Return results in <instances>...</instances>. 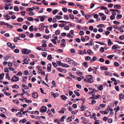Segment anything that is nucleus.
I'll return each instance as SVG.
<instances>
[{
  "label": "nucleus",
  "mask_w": 124,
  "mask_h": 124,
  "mask_svg": "<svg viewBox=\"0 0 124 124\" xmlns=\"http://www.w3.org/2000/svg\"><path fill=\"white\" fill-rule=\"evenodd\" d=\"M93 77L91 75L87 76L86 78L84 79V81L87 83H92L93 82V80L92 79Z\"/></svg>",
  "instance_id": "f257e3e1"
},
{
  "label": "nucleus",
  "mask_w": 124,
  "mask_h": 124,
  "mask_svg": "<svg viewBox=\"0 0 124 124\" xmlns=\"http://www.w3.org/2000/svg\"><path fill=\"white\" fill-rule=\"evenodd\" d=\"M22 52L24 54H27L31 52V51L27 50V49H23L22 50Z\"/></svg>",
  "instance_id": "f03ea898"
},
{
  "label": "nucleus",
  "mask_w": 124,
  "mask_h": 124,
  "mask_svg": "<svg viewBox=\"0 0 124 124\" xmlns=\"http://www.w3.org/2000/svg\"><path fill=\"white\" fill-rule=\"evenodd\" d=\"M46 110V107L43 106H42L40 109V111L43 113L45 112Z\"/></svg>",
  "instance_id": "7ed1b4c3"
},
{
  "label": "nucleus",
  "mask_w": 124,
  "mask_h": 124,
  "mask_svg": "<svg viewBox=\"0 0 124 124\" xmlns=\"http://www.w3.org/2000/svg\"><path fill=\"white\" fill-rule=\"evenodd\" d=\"M19 80V78L15 76H13L11 79V81L13 82H16L18 81Z\"/></svg>",
  "instance_id": "20e7f679"
},
{
  "label": "nucleus",
  "mask_w": 124,
  "mask_h": 124,
  "mask_svg": "<svg viewBox=\"0 0 124 124\" xmlns=\"http://www.w3.org/2000/svg\"><path fill=\"white\" fill-rule=\"evenodd\" d=\"M32 96L33 98H34L36 99L38 97V95L37 92H34L32 93Z\"/></svg>",
  "instance_id": "39448f33"
},
{
  "label": "nucleus",
  "mask_w": 124,
  "mask_h": 124,
  "mask_svg": "<svg viewBox=\"0 0 124 124\" xmlns=\"http://www.w3.org/2000/svg\"><path fill=\"white\" fill-rule=\"evenodd\" d=\"M56 69L59 70V71L61 72L66 73L67 71L66 70L64 69H62L59 68H57Z\"/></svg>",
  "instance_id": "423d86ee"
},
{
  "label": "nucleus",
  "mask_w": 124,
  "mask_h": 124,
  "mask_svg": "<svg viewBox=\"0 0 124 124\" xmlns=\"http://www.w3.org/2000/svg\"><path fill=\"white\" fill-rule=\"evenodd\" d=\"M52 65L51 64H49L47 65V70L49 72H50L51 71Z\"/></svg>",
  "instance_id": "0eeeda50"
},
{
  "label": "nucleus",
  "mask_w": 124,
  "mask_h": 124,
  "mask_svg": "<svg viewBox=\"0 0 124 124\" xmlns=\"http://www.w3.org/2000/svg\"><path fill=\"white\" fill-rule=\"evenodd\" d=\"M44 26V24L43 23H42L39 25V29L40 31H42L43 30Z\"/></svg>",
  "instance_id": "6e6552de"
},
{
  "label": "nucleus",
  "mask_w": 124,
  "mask_h": 124,
  "mask_svg": "<svg viewBox=\"0 0 124 124\" xmlns=\"http://www.w3.org/2000/svg\"><path fill=\"white\" fill-rule=\"evenodd\" d=\"M97 58H96V57L95 56H93L92 58L91 59V60H90V62H92L95 61H96Z\"/></svg>",
  "instance_id": "1a4fd4ad"
},
{
  "label": "nucleus",
  "mask_w": 124,
  "mask_h": 124,
  "mask_svg": "<svg viewBox=\"0 0 124 124\" xmlns=\"http://www.w3.org/2000/svg\"><path fill=\"white\" fill-rule=\"evenodd\" d=\"M122 99H124V96L123 93H120L119 94V99L121 101Z\"/></svg>",
  "instance_id": "9d476101"
},
{
  "label": "nucleus",
  "mask_w": 124,
  "mask_h": 124,
  "mask_svg": "<svg viewBox=\"0 0 124 124\" xmlns=\"http://www.w3.org/2000/svg\"><path fill=\"white\" fill-rule=\"evenodd\" d=\"M121 7V6L119 4L115 5H114V8L115 9H118L120 8Z\"/></svg>",
  "instance_id": "9b49d317"
},
{
  "label": "nucleus",
  "mask_w": 124,
  "mask_h": 124,
  "mask_svg": "<svg viewBox=\"0 0 124 124\" xmlns=\"http://www.w3.org/2000/svg\"><path fill=\"white\" fill-rule=\"evenodd\" d=\"M86 107L85 106L82 105L80 108V109H81V111H84L86 109Z\"/></svg>",
  "instance_id": "f8f14e48"
},
{
  "label": "nucleus",
  "mask_w": 124,
  "mask_h": 124,
  "mask_svg": "<svg viewBox=\"0 0 124 124\" xmlns=\"http://www.w3.org/2000/svg\"><path fill=\"white\" fill-rule=\"evenodd\" d=\"M3 16L5 17L6 18H4L5 19H6L7 20H8L11 19L10 17V16L8 15H3Z\"/></svg>",
  "instance_id": "ddd939ff"
},
{
  "label": "nucleus",
  "mask_w": 124,
  "mask_h": 124,
  "mask_svg": "<svg viewBox=\"0 0 124 124\" xmlns=\"http://www.w3.org/2000/svg\"><path fill=\"white\" fill-rule=\"evenodd\" d=\"M23 99L25 100V102L27 103H31L32 102L31 100H27V98H23Z\"/></svg>",
  "instance_id": "4468645a"
},
{
  "label": "nucleus",
  "mask_w": 124,
  "mask_h": 124,
  "mask_svg": "<svg viewBox=\"0 0 124 124\" xmlns=\"http://www.w3.org/2000/svg\"><path fill=\"white\" fill-rule=\"evenodd\" d=\"M98 98V96H97V95H95V96H93L89 98V99H91L93 100H94Z\"/></svg>",
  "instance_id": "2eb2a0df"
},
{
  "label": "nucleus",
  "mask_w": 124,
  "mask_h": 124,
  "mask_svg": "<svg viewBox=\"0 0 124 124\" xmlns=\"http://www.w3.org/2000/svg\"><path fill=\"white\" fill-rule=\"evenodd\" d=\"M91 115V113L90 112L88 111H87L86 113H85V116L87 117L90 116Z\"/></svg>",
  "instance_id": "dca6fc26"
},
{
  "label": "nucleus",
  "mask_w": 124,
  "mask_h": 124,
  "mask_svg": "<svg viewBox=\"0 0 124 124\" xmlns=\"http://www.w3.org/2000/svg\"><path fill=\"white\" fill-rule=\"evenodd\" d=\"M87 52L88 54H94V53L93 51L91 50L90 49L88 50L87 51Z\"/></svg>",
  "instance_id": "f3484780"
},
{
  "label": "nucleus",
  "mask_w": 124,
  "mask_h": 124,
  "mask_svg": "<svg viewBox=\"0 0 124 124\" xmlns=\"http://www.w3.org/2000/svg\"><path fill=\"white\" fill-rule=\"evenodd\" d=\"M100 69L101 70H107L108 68L106 66H101L100 67Z\"/></svg>",
  "instance_id": "a211bd4d"
},
{
  "label": "nucleus",
  "mask_w": 124,
  "mask_h": 124,
  "mask_svg": "<svg viewBox=\"0 0 124 124\" xmlns=\"http://www.w3.org/2000/svg\"><path fill=\"white\" fill-rule=\"evenodd\" d=\"M12 88H13L18 89L19 88V87L17 85L15 84L12 86Z\"/></svg>",
  "instance_id": "6ab92c4d"
},
{
  "label": "nucleus",
  "mask_w": 124,
  "mask_h": 124,
  "mask_svg": "<svg viewBox=\"0 0 124 124\" xmlns=\"http://www.w3.org/2000/svg\"><path fill=\"white\" fill-rule=\"evenodd\" d=\"M113 44V43L111 41V39H109L108 41V44L109 46H110L112 45Z\"/></svg>",
  "instance_id": "aec40b11"
},
{
  "label": "nucleus",
  "mask_w": 124,
  "mask_h": 124,
  "mask_svg": "<svg viewBox=\"0 0 124 124\" xmlns=\"http://www.w3.org/2000/svg\"><path fill=\"white\" fill-rule=\"evenodd\" d=\"M61 98L62 99L65 100L66 99L67 97L65 95H62L61 96Z\"/></svg>",
  "instance_id": "412c9836"
},
{
  "label": "nucleus",
  "mask_w": 124,
  "mask_h": 124,
  "mask_svg": "<svg viewBox=\"0 0 124 124\" xmlns=\"http://www.w3.org/2000/svg\"><path fill=\"white\" fill-rule=\"evenodd\" d=\"M118 30L119 31L121 32H123L124 31V30L121 27H118Z\"/></svg>",
  "instance_id": "4be33fe9"
},
{
  "label": "nucleus",
  "mask_w": 124,
  "mask_h": 124,
  "mask_svg": "<svg viewBox=\"0 0 124 124\" xmlns=\"http://www.w3.org/2000/svg\"><path fill=\"white\" fill-rule=\"evenodd\" d=\"M53 58L51 54L48 55L47 57V59L50 61H51L52 59Z\"/></svg>",
  "instance_id": "5701e85b"
},
{
  "label": "nucleus",
  "mask_w": 124,
  "mask_h": 124,
  "mask_svg": "<svg viewBox=\"0 0 124 124\" xmlns=\"http://www.w3.org/2000/svg\"><path fill=\"white\" fill-rule=\"evenodd\" d=\"M27 78V76L24 77L23 79L22 80V81L23 83L24 82L26 81Z\"/></svg>",
  "instance_id": "b1692460"
},
{
  "label": "nucleus",
  "mask_w": 124,
  "mask_h": 124,
  "mask_svg": "<svg viewBox=\"0 0 124 124\" xmlns=\"http://www.w3.org/2000/svg\"><path fill=\"white\" fill-rule=\"evenodd\" d=\"M118 46L117 45H114L112 47V49H116L117 48V47Z\"/></svg>",
  "instance_id": "393cba45"
},
{
  "label": "nucleus",
  "mask_w": 124,
  "mask_h": 124,
  "mask_svg": "<svg viewBox=\"0 0 124 124\" xmlns=\"http://www.w3.org/2000/svg\"><path fill=\"white\" fill-rule=\"evenodd\" d=\"M70 64L71 65H73L74 66H77L78 65V64L77 63L75 62H70Z\"/></svg>",
  "instance_id": "a878e982"
},
{
  "label": "nucleus",
  "mask_w": 124,
  "mask_h": 124,
  "mask_svg": "<svg viewBox=\"0 0 124 124\" xmlns=\"http://www.w3.org/2000/svg\"><path fill=\"white\" fill-rule=\"evenodd\" d=\"M84 78V77L82 76H81L79 77H78L77 78V80L79 81H80L82 79Z\"/></svg>",
  "instance_id": "bb28decb"
},
{
  "label": "nucleus",
  "mask_w": 124,
  "mask_h": 124,
  "mask_svg": "<svg viewBox=\"0 0 124 124\" xmlns=\"http://www.w3.org/2000/svg\"><path fill=\"white\" fill-rule=\"evenodd\" d=\"M0 116L3 117L4 118L6 119V118L7 117L3 113H1L0 114Z\"/></svg>",
  "instance_id": "cd10ccee"
},
{
  "label": "nucleus",
  "mask_w": 124,
  "mask_h": 124,
  "mask_svg": "<svg viewBox=\"0 0 124 124\" xmlns=\"http://www.w3.org/2000/svg\"><path fill=\"white\" fill-rule=\"evenodd\" d=\"M23 18L20 17L17 20V21L19 22H22L23 21Z\"/></svg>",
  "instance_id": "c85d7f7f"
},
{
  "label": "nucleus",
  "mask_w": 124,
  "mask_h": 124,
  "mask_svg": "<svg viewBox=\"0 0 124 124\" xmlns=\"http://www.w3.org/2000/svg\"><path fill=\"white\" fill-rule=\"evenodd\" d=\"M57 62L58 65H59L62 66L63 65V63L61 62L60 61H57Z\"/></svg>",
  "instance_id": "c756f323"
},
{
  "label": "nucleus",
  "mask_w": 124,
  "mask_h": 124,
  "mask_svg": "<svg viewBox=\"0 0 124 124\" xmlns=\"http://www.w3.org/2000/svg\"><path fill=\"white\" fill-rule=\"evenodd\" d=\"M41 2H43V4L47 6L48 5V3L47 2H46L45 0H43Z\"/></svg>",
  "instance_id": "7c9ffc66"
},
{
  "label": "nucleus",
  "mask_w": 124,
  "mask_h": 124,
  "mask_svg": "<svg viewBox=\"0 0 124 124\" xmlns=\"http://www.w3.org/2000/svg\"><path fill=\"white\" fill-rule=\"evenodd\" d=\"M2 108V109L1 110H0L2 112L5 113L6 112V109L4 108Z\"/></svg>",
  "instance_id": "2f4dec72"
},
{
  "label": "nucleus",
  "mask_w": 124,
  "mask_h": 124,
  "mask_svg": "<svg viewBox=\"0 0 124 124\" xmlns=\"http://www.w3.org/2000/svg\"><path fill=\"white\" fill-rule=\"evenodd\" d=\"M103 86L102 85H101L99 87H98V89L100 91H101L103 89Z\"/></svg>",
  "instance_id": "473e14b6"
},
{
  "label": "nucleus",
  "mask_w": 124,
  "mask_h": 124,
  "mask_svg": "<svg viewBox=\"0 0 124 124\" xmlns=\"http://www.w3.org/2000/svg\"><path fill=\"white\" fill-rule=\"evenodd\" d=\"M42 56L45 57H46V56L47 55V53L46 52H43L42 53Z\"/></svg>",
  "instance_id": "72a5a7b5"
},
{
  "label": "nucleus",
  "mask_w": 124,
  "mask_h": 124,
  "mask_svg": "<svg viewBox=\"0 0 124 124\" xmlns=\"http://www.w3.org/2000/svg\"><path fill=\"white\" fill-rule=\"evenodd\" d=\"M20 37L22 38H25L26 37V35L24 34H20L19 35Z\"/></svg>",
  "instance_id": "f704fd0d"
},
{
  "label": "nucleus",
  "mask_w": 124,
  "mask_h": 124,
  "mask_svg": "<svg viewBox=\"0 0 124 124\" xmlns=\"http://www.w3.org/2000/svg\"><path fill=\"white\" fill-rule=\"evenodd\" d=\"M6 78H8L9 80H10V78L9 76V73H7L6 76Z\"/></svg>",
  "instance_id": "c9c22d12"
},
{
  "label": "nucleus",
  "mask_w": 124,
  "mask_h": 124,
  "mask_svg": "<svg viewBox=\"0 0 124 124\" xmlns=\"http://www.w3.org/2000/svg\"><path fill=\"white\" fill-rule=\"evenodd\" d=\"M7 24V23H5L4 22L1 21H0V24L1 25H6Z\"/></svg>",
  "instance_id": "e433bc0d"
},
{
  "label": "nucleus",
  "mask_w": 124,
  "mask_h": 124,
  "mask_svg": "<svg viewBox=\"0 0 124 124\" xmlns=\"http://www.w3.org/2000/svg\"><path fill=\"white\" fill-rule=\"evenodd\" d=\"M27 19L28 20L30 21H33L34 20L33 18L31 17H28L27 18Z\"/></svg>",
  "instance_id": "4c0bfd02"
},
{
  "label": "nucleus",
  "mask_w": 124,
  "mask_h": 124,
  "mask_svg": "<svg viewBox=\"0 0 124 124\" xmlns=\"http://www.w3.org/2000/svg\"><path fill=\"white\" fill-rule=\"evenodd\" d=\"M67 37L71 38H72L73 37V36L69 33H68L67 35Z\"/></svg>",
  "instance_id": "58836bf2"
},
{
  "label": "nucleus",
  "mask_w": 124,
  "mask_h": 124,
  "mask_svg": "<svg viewBox=\"0 0 124 124\" xmlns=\"http://www.w3.org/2000/svg\"><path fill=\"white\" fill-rule=\"evenodd\" d=\"M122 15L121 14H118L117 16L116 17V18L117 19H119L121 18H122Z\"/></svg>",
  "instance_id": "ea45409f"
},
{
  "label": "nucleus",
  "mask_w": 124,
  "mask_h": 124,
  "mask_svg": "<svg viewBox=\"0 0 124 124\" xmlns=\"http://www.w3.org/2000/svg\"><path fill=\"white\" fill-rule=\"evenodd\" d=\"M77 73L79 76H82L83 75L82 73L79 71H77Z\"/></svg>",
  "instance_id": "a19ab883"
},
{
  "label": "nucleus",
  "mask_w": 124,
  "mask_h": 124,
  "mask_svg": "<svg viewBox=\"0 0 124 124\" xmlns=\"http://www.w3.org/2000/svg\"><path fill=\"white\" fill-rule=\"evenodd\" d=\"M70 19L72 20L74 19V15L72 14H71L70 15Z\"/></svg>",
  "instance_id": "79ce46f5"
},
{
  "label": "nucleus",
  "mask_w": 124,
  "mask_h": 124,
  "mask_svg": "<svg viewBox=\"0 0 124 124\" xmlns=\"http://www.w3.org/2000/svg\"><path fill=\"white\" fill-rule=\"evenodd\" d=\"M59 3L60 4H66V2L64 0H62L61 1H60L59 2Z\"/></svg>",
  "instance_id": "37998d69"
},
{
  "label": "nucleus",
  "mask_w": 124,
  "mask_h": 124,
  "mask_svg": "<svg viewBox=\"0 0 124 124\" xmlns=\"http://www.w3.org/2000/svg\"><path fill=\"white\" fill-rule=\"evenodd\" d=\"M66 60L67 62H68L71 61H73V60L72 59H71L70 58H68V57L67 58H66Z\"/></svg>",
  "instance_id": "c03bdc74"
},
{
  "label": "nucleus",
  "mask_w": 124,
  "mask_h": 124,
  "mask_svg": "<svg viewBox=\"0 0 124 124\" xmlns=\"http://www.w3.org/2000/svg\"><path fill=\"white\" fill-rule=\"evenodd\" d=\"M58 12V11L57 9H55L53 10L52 11V13L54 15H55Z\"/></svg>",
  "instance_id": "a18cd8bd"
},
{
  "label": "nucleus",
  "mask_w": 124,
  "mask_h": 124,
  "mask_svg": "<svg viewBox=\"0 0 124 124\" xmlns=\"http://www.w3.org/2000/svg\"><path fill=\"white\" fill-rule=\"evenodd\" d=\"M33 25H31L29 27V30L31 31H33Z\"/></svg>",
  "instance_id": "49530a36"
},
{
  "label": "nucleus",
  "mask_w": 124,
  "mask_h": 124,
  "mask_svg": "<svg viewBox=\"0 0 124 124\" xmlns=\"http://www.w3.org/2000/svg\"><path fill=\"white\" fill-rule=\"evenodd\" d=\"M107 110H108V111H112L113 110L111 108L109 105L108 107L107 108Z\"/></svg>",
  "instance_id": "de8ad7c7"
},
{
  "label": "nucleus",
  "mask_w": 124,
  "mask_h": 124,
  "mask_svg": "<svg viewBox=\"0 0 124 124\" xmlns=\"http://www.w3.org/2000/svg\"><path fill=\"white\" fill-rule=\"evenodd\" d=\"M114 54H112L111 55H109L107 57L111 59H112L113 57H114Z\"/></svg>",
  "instance_id": "09e8293b"
},
{
  "label": "nucleus",
  "mask_w": 124,
  "mask_h": 124,
  "mask_svg": "<svg viewBox=\"0 0 124 124\" xmlns=\"http://www.w3.org/2000/svg\"><path fill=\"white\" fill-rule=\"evenodd\" d=\"M83 65L85 67H87L88 66L87 65V63L86 62H84L83 63Z\"/></svg>",
  "instance_id": "8fccbe9b"
},
{
  "label": "nucleus",
  "mask_w": 124,
  "mask_h": 124,
  "mask_svg": "<svg viewBox=\"0 0 124 124\" xmlns=\"http://www.w3.org/2000/svg\"><path fill=\"white\" fill-rule=\"evenodd\" d=\"M48 26H47L46 27V30L45 31V32L47 33H49V31L48 30Z\"/></svg>",
  "instance_id": "3c124183"
},
{
  "label": "nucleus",
  "mask_w": 124,
  "mask_h": 124,
  "mask_svg": "<svg viewBox=\"0 0 124 124\" xmlns=\"http://www.w3.org/2000/svg\"><path fill=\"white\" fill-rule=\"evenodd\" d=\"M14 10L15 11H18L19 10V8L17 6H15L14 8Z\"/></svg>",
  "instance_id": "603ef678"
},
{
  "label": "nucleus",
  "mask_w": 124,
  "mask_h": 124,
  "mask_svg": "<svg viewBox=\"0 0 124 124\" xmlns=\"http://www.w3.org/2000/svg\"><path fill=\"white\" fill-rule=\"evenodd\" d=\"M23 28L24 30H26L27 29L28 27L26 25H24L23 26Z\"/></svg>",
  "instance_id": "864d4df0"
},
{
  "label": "nucleus",
  "mask_w": 124,
  "mask_h": 124,
  "mask_svg": "<svg viewBox=\"0 0 124 124\" xmlns=\"http://www.w3.org/2000/svg\"><path fill=\"white\" fill-rule=\"evenodd\" d=\"M91 57L89 56H87L85 58V60L86 61H88L91 59Z\"/></svg>",
  "instance_id": "5fc2aeb1"
},
{
  "label": "nucleus",
  "mask_w": 124,
  "mask_h": 124,
  "mask_svg": "<svg viewBox=\"0 0 124 124\" xmlns=\"http://www.w3.org/2000/svg\"><path fill=\"white\" fill-rule=\"evenodd\" d=\"M56 39H52L51 40V41L54 44H56L57 43L56 42Z\"/></svg>",
  "instance_id": "6e6d98bb"
},
{
  "label": "nucleus",
  "mask_w": 124,
  "mask_h": 124,
  "mask_svg": "<svg viewBox=\"0 0 124 124\" xmlns=\"http://www.w3.org/2000/svg\"><path fill=\"white\" fill-rule=\"evenodd\" d=\"M112 27H109L107 28V30L109 31H111L112 30Z\"/></svg>",
  "instance_id": "4d7b16f0"
},
{
  "label": "nucleus",
  "mask_w": 124,
  "mask_h": 124,
  "mask_svg": "<svg viewBox=\"0 0 124 124\" xmlns=\"http://www.w3.org/2000/svg\"><path fill=\"white\" fill-rule=\"evenodd\" d=\"M78 111V110H77L75 111H73L71 112V113L73 114L74 115L77 113Z\"/></svg>",
  "instance_id": "13d9d810"
},
{
  "label": "nucleus",
  "mask_w": 124,
  "mask_h": 124,
  "mask_svg": "<svg viewBox=\"0 0 124 124\" xmlns=\"http://www.w3.org/2000/svg\"><path fill=\"white\" fill-rule=\"evenodd\" d=\"M68 5L69 6H75V4L73 2H70L68 3Z\"/></svg>",
  "instance_id": "bf43d9fd"
},
{
  "label": "nucleus",
  "mask_w": 124,
  "mask_h": 124,
  "mask_svg": "<svg viewBox=\"0 0 124 124\" xmlns=\"http://www.w3.org/2000/svg\"><path fill=\"white\" fill-rule=\"evenodd\" d=\"M55 17H56V18L58 20L62 19V16H58L57 15L56 16H55Z\"/></svg>",
  "instance_id": "052dcab7"
},
{
  "label": "nucleus",
  "mask_w": 124,
  "mask_h": 124,
  "mask_svg": "<svg viewBox=\"0 0 124 124\" xmlns=\"http://www.w3.org/2000/svg\"><path fill=\"white\" fill-rule=\"evenodd\" d=\"M84 34V32L83 31H80L79 34L80 36H82Z\"/></svg>",
  "instance_id": "680f3d73"
},
{
  "label": "nucleus",
  "mask_w": 124,
  "mask_h": 124,
  "mask_svg": "<svg viewBox=\"0 0 124 124\" xmlns=\"http://www.w3.org/2000/svg\"><path fill=\"white\" fill-rule=\"evenodd\" d=\"M60 31L58 30L56 31L55 32V33L56 35H59L60 34Z\"/></svg>",
  "instance_id": "e2e57ef3"
},
{
  "label": "nucleus",
  "mask_w": 124,
  "mask_h": 124,
  "mask_svg": "<svg viewBox=\"0 0 124 124\" xmlns=\"http://www.w3.org/2000/svg\"><path fill=\"white\" fill-rule=\"evenodd\" d=\"M55 34H54L52 36V38H54V39H55L57 40L58 39V37L57 36H55Z\"/></svg>",
  "instance_id": "0e129e2a"
},
{
  "label": "nucleus",
  "mask_w": 124,
  "mask_h": 124,
  "mask_svg": "<svg viewBox=\"0 0 124 124\" xmlns=\"http://www.w3.org/2000/svg\"><path fill=\"white\" fill-rule=\"evenodd\" d=\"M62 9L63 11L64 12H66L67 11V9L65 8H62Z\"/></svg>",
  "instance_id": "69168bd1"
},
{
  "label": "nucleus",
  "mask_w": 124,
  "mask_h": 124,
  "mask_svg": "<svg viewBox=\"0 0 124 124\" xmlns=\"http://www.w3.org/2000/svg\"><path fill=\"white\" fill-rule=\"evenodd\" d=\"M114 65L116 67L119 66V64L116 62H115L114 63Z\"/></svg>",
  "instance_id": "338daca9"
},
{
  "label": "nucleus",
  "mask_w": 124,
  "mask_h": 124,
  "mask_svg": "<svg viewBox=\"0 0 124 124\" xmlns=\"http://www.w3.org/2000/svg\"><path fill=\"white\" fill-rule=\"evenodd\" d=\"M124 39V36L121 35L119 37V39L121 40H122Z\"/></svg>",
  "instance_id": "774afa93"
}]
</instances>
